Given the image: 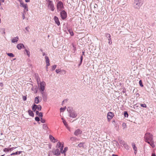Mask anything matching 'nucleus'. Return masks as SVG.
Masks as SVG:
<instances>
[{
    "mask_svg": "<svg viewBox=\"0 0 156 156\" xmlns=\"http://www.w3.org/2000/svg\"><path fill=\"white\" fill-rule=\"evenodd\" d=\"M22 152V151H16V152L15 153H12L11 154H10V155L12 156L13 155H17V154H20L21 152Z\"/></svg>",
    "mask_w": 156,
    "mask_h": 156,
    "instance_id": "20",
    "label": "nucleus"
},
{
    "mask_svg": "<svg viewBox=\"0 0 156 156\" xmlns=\"http://www.w3.org/2000/svg\"><path fill=\"white\" fill-rule=\"evenodd\" d=\"M122 125L123 126H126V123H123L122 124Z\"/></svg>",
    "mask_w": 156,
    "mask_h": 156,
    "instance_id": "58",
    "label": "nucleus"
},
{
    "mask_svg": "<svg viewBox=\"0 0 156 156\" xmlns=\"http://www.w3.org/2000/svg\"><path fill=\"white\" fill-rule=\"evenodd\" d=\"M46 63L49 62V60L48 57L45 56V57Z\"/></svg>",
    "mask_w": 156,
    "mask_h": 156,
    "instance_id": "29",
    "label": "nucleus"
},
{
    "mask_svg": "<svg viewBox=\"0 0 156 156\" xmlns=\"http://www.w3.org/2000/svg\"><path fill=\"white\" fill-rule=\"evenodd\" d=\"M61 72H62L63 73H66V71L64 70H61Z\"/></svg>",
    "mask_w": 156,
    "mask_h": 156,
    "instance_id": "52",
    "label": "nucleus"
},
{
    "mask_svg": "<svg viewBox=\"0 0 156 156\" xmlns=\"http://www.w3.org/2000/svg\"><path fill=\"white\" fill-rule=\"evenodd\" d=\"M114 116V114L112 112H109L107 114V117L108 120H110Z\"/></svg>",
    "mask_w": 156,
    "mask_h": 156,
    "instance_id": "10",
    "label": "nucleus"
},
{
    "mask_svg": "<svg viewBox=\"0 0 156 156\" xmlns=\"http://www.w3.org/2000/svg\"><path fill=\"white\" fill-rule=\"evenodd\" d=\"M67 110L69 113V116L70 117L74 118L77 116V113L74 111L71 110V108L70 107L68 108L67 109Z\"/></svg>",
    "mask_w": 156,
    "mask_h": 156,
    "instance_id": "3",
    "label": "nucleus"
},
{
    "mask_svg": "<svg viewBox=\"0 0 156 156\" xmlns=\"http://www.w3.org/2000/svg\"><path fill=\"white\" fill-rule=\"evenodd\" d=\"M132 145L133 147L134 151H136L137 147L136 146L135 144L134 143H133Z\"/></svg>",
    "mask_w": 156,
    "mask_h": 156,
    "instance_id": "24",
    "label": "nucleus"
},
{
    "mask_svg": "<svg viewBox=\"0 0 156 156\" xmlns=\"http://www.w3.org/2000/svg\"><path fill=\"white\" fill-rule=\"evenodd\" d=\"M143 0H134V5L137 9H139L143 3Z\"/></svg>",
    "mask_w": 156,
    "mask_h": 156,
    "instance_id": "6",
    "label": "nucleus"
},
{
    "mask_svg": "<svg viewBox=\"0 0 156 156\" xmlns=\"http://www.w3.org/2000/svg\"><path fill=\"white\" fill-rule=\"evenodd\" d=\"M68 150V147H66L64 149V150L63 151H62L61 152V153L62 154H65V152L66 151Z\"/></svg>",
    "mask_w": 156,
    "mask_h": 156,
    "instance_id": "27",
    "label": "nucleus"
},
{
    "mask_svg": "<svg viewBox=\"0 0 156 156\" xmlns=\"http://www.w3.org/2000/svg\"><path fill=\"white\" fill-rule=\"evenodd\" d=\"M43 128L44 129H47L48 127L47 126V125L45 124H44L43 125Z\"/></svg>",
    "mask_w": 156,
    "mask_h": 156,
    "instance_id": "32",
    "label": "nucleus"
},
{
    "mask_svg": "<svg viewBox=\"0 0 156 156\" xmlns=\"http://www.w3.org/2000/svg\"><path fill=\"white\" fill-rule=\"evenodd\" d=\"M149 143H148V144H149L152 147L154 148L155 147V146L154 144V141L152 140L151 141L149 142Z\"/></svg>",
    "mask_w": 156,
    "mask_h": 156,
    "instance_id": "19",
    "label": "nucleus"
},
{
    "mask_svg": "<svg viewBox=\"0 0 156 156\" xmlns=\"http://www.w3.org/2000/svg\"><path fill=\"white\" fill-rule=\"evenodd\" d=\"M46 2L48 9L52 11H54L55 8L53 2L50 0H47Z\"/></svg>",
    "mask_w": 156,
    "mask_h": 156,
    "instance_id": "4",
    "label": "nucleus"
},
{
    "mask_svg": "<svg viewBox=\"0 0 156 156\" xmlns=\"http://www.w3.org/2000/svg\"><path fill=\"white\" fill-rule=\"evenodd\" d=\"M42 94L43 99L44 101H46L47 100V95L46 93L44 92H41Z\"/></svg>",
    "mask_w": 156,
    "mask_h": 156,
    "instance_id": "9",
    "label": "nucleus"
},
{
    "mask_svg": "<svg viewBox=\"0 0 156 156\" xmlns=\"http://www.w3.org/2000/svg\"><path fill=\"white\" fill-rule=\"evenodd\" d=\"M61 17L63 20L66 19L67 17L66 12L64 10H62L60 12Z\"/></svg>",
    "mask_w": 156,
    "mask_h": 156,
    "instance_id": "8",
    "label": "nucleus"
},
{
    "mask_svg": "<svg viewBox=\"0 0 156 156\" xmlns=\"http://www.w3.org/2000/svg\"><path fill=\"white\" fill-rule=\"evenodd\" d=\"M66 127L69 131H71L70 128L68 126V125H67V126H66Z\"/></svg>",
    "mask_w": 156,
    "mask_h": 156,
    "instance_id": "49",
    "label": "nucleus"
},
{
    "mask_svg": "<svg viewBox=\"0 0 156 156\" xmlns=\"http://www.w3.org/2000/svg\"><path fill=\"white\" fill-rule=\"evenodd\" d=\"M151 156H156V155L155 154H152Z\"/></svg>",
    "mask_w": 156,
    "mask_h": 156,
    "instance_id": "62",
    "label": "nucleus"
},
{
    "mask_svg": "<svg viewBox=\"0 0 156 156\" xmlns=\"http://www.w3.org/2000/svg\"><path fill=\"white\" fill-rule=\"evenodd\" d=\"M66 108V107H65L64 108H60V110L61 111H64Z\"/></svg>",
    "mask_w": 156,
    "mask_h": 156,
    "instance_id": "48",
    "label": "nucleus"
},
{
    "mask_svg": "<svg viewBox=\"0 0 156 156\" xmlns=\"http://www.w3.org/2000/svg\"><path fill=\"white\" fill-rule=\"evenodd\" d=\"M124 115L125 117H128V114L127 112L126 111L124 112Z\"/></svg>",
    "mask_w": 156,
    "mask_h": 156,
    "instance_id": "36",
    "label": "nucleus"
},
{
    "mask_svg": "<svg viewBox=\"0 0 156 156\" xmlns=\"http://www.w3.org/2000/svg\"><path fill=\"white\" fill-rule=\"evenodd\" d=\"M36 106H37V105L35 104L33 106L32 110L33 111L35 112L36 111V110L37 109V107H36Z\"/></svg>",
    "mask_w": 156,
    "mask_h": 156,
    "instance_id": "23",
    "label": "nucleus"
},
{
    "mask_svg": "<svg viewBox=\"0 0 156 156\" xmlns=\"http://www.w3.org/2000/svg\"><path fill=\"white\" fill-rule=\"evenodd\" d=\"M68 31L69 33L71 35L73 36V33L71 30H69Z\"/></svg>",
    "mask_w": 156,
    "mask_h": 156,
    "instance_id": "35",
    "label": "nucleus"
},
{
    "mask_svg": "<svg viewBox=\"0 0 156 156\" xmlns=\"http://www.w3.org/2000/svg\"><path fill=\"white\" fill-rule=\"evenodd\" d=\"M61 146V143L60 142H58L57 144L56 147L58 149L60 148Z\"/></svg>",
    "mask_w": 156,
    "mask_h": 156,
    "instance_id": "25",
    "label": "nucleus"
},
{
    "mask_svg": "<svg viewBox=\"0 0 156 156\" xmlns=\"http://www.w3.org/2000/svg\"><path fill=\"white\" fill-rule=\"evenodd\" d=\"M49 138L50 140L53 142L55 143L57 141V140L55 139L54 137L52 135H50Z\"/></svg>",
    "mask_w": 156,
    "mask_h": 156,
    "instance_id": "17",
    "label": "nucleus"
},
{
    "mask_svg": "<svg viewBox=\"0 0 156 156\" xmlns=\"http://www.w3.org/2000/svg\"><path fill=\"white\" fill-rule=\"evenodd\" d=\"M16 147H13L10 148H5L4 149L3 151L4 152H9V151H12L14 149H15Z\"/></svg>",
    "mask_w": 156,
    "mask_h": 156,
    "instance_id": "16",
    "label": "nucleus"
},
{
    "mask_svg": "<svg viewBox=\"0 0 156 156\" xmlns=\"http://www.w3.org/2000/svg\"><path fill=\"white\" fill-rule=\"evenodd\" d=\"M22 18H23V19H25V16H24V14H23L22 15Z\"/></svg>",
    "mask_w": 156,
    "mask_h": 156,
    "instance_id": "54",
    "label": "nucleus"
},
{
    "mask_svg": "<svg viewBox=\"0 0 156 156\" xmlns=\"http://www.w3.org/2000/svg\"><path fill=\"white\" fill-rule=\"evenodd\" d=\"M20 5L24 8V13H26V12L28 11L27 4H25L23 1H20Z\"/></svg>",
    "mask_w": 156,
    "mask_h": 156,
    "instance_id": "5",
    "label": "nucleus"
},
{
    "mask_svg": "<svg viewBox=\"0 0 156 156\" xmlns=\"http://www.w3.org/2000/svg\"><path fill=\"white\" fill-rule=\"evenodd\" d=\"M78 146L80 148L83 147L84 148L85 145L84 143L81 142L78 145Z\"/></svg>",
    "mask_w": 156,
    "mask_h": 156,
    "instance_id": "18",
    "label": "nucleus"
},
{
    "mask_svg": "<svg viewBox=\"0 0 156 156\" xmlns=\"http://www.w3.org/2000/svg\"><path fill=\"white\" fill-rule=\"evenodd\" d=\"M54 20H55V23L58 26H59L60 24V23L59 21L58 18L56 16H55L54 18Z\"/></svg>",
    "mask_w": 156,
    "mask_h": 156,
    "instance_id": "14",
    "label": "nucleus"
},
{
    "mask_svg": "<svg viewBox=\"0 0 156 156\" xmlns=\"http://www.w3.org/2000/svg\"><path fill=\"white\" fill-rule=\"evenodd\" d=\"M80 61H81V62H82V60H83V56H81V57H80Z\"/></svg>",
    "mask_w": 156,
    "mask_h": 156,
    "instance_id": "51",
    "label": "nucleus"
},
{
    "mask_svg": "<svg viewBox=\"0 0 156 156\" xmlns=\"http://www.w3.org/2000/svg\"><path fill=\"white\" fill-rule=\"evenodd\" d=\"M28 28H28V27H26L25 28L26 30L27 31H28Z\"/></svg>",
    "mask_w": 156,
    "mask_h": 156,
    "instance_id": "59",
    "label": "nucleus"
},
{
    "mask_svg": "<svg viewBox=\"0 0 156 156\" xmlns=\"http://www.w3.org/2000/svg\"><path fill=\"white\" fill-rule=\"evenodd\" d=\"M62 122H63V124H64V125L65 126H66L67 125H68V124L66 122V121L65 120H64V121H63Z\"/></svg>",
    "mask_w": 156,
    "mask_h": 156,
    "instance_id": "41",
    "label": "nucleus"
},
{
    "mask_svg": "<svg viewBox=\"0 0 156 156\" xmlns=\"http://www.w3.org/2000/svg\"><path fill=\"white\" fill-rule=\"evenodd\" d=\"M38 116L40 119L42 118L43 116L42 113V112H40L38 114Z\"/></svg>",
    "mask_w": 156,
    "mask_h": 156,
    "instance_id": "38",
    "label": "nucleus"
},
{
    "mask_svg": "<svg viewBox=\"0 0 156 156\" xmlns=\"http://www.w3.org/2000/svg\"><path fill=\"white\" fill-rule=\"evenodd\" d=\"M76 138L75 137H72L70 138V140H71L72 141H75L76 139Z\"/></svg>",
    "mask_w": 156,
    "mask_h": 156,
    "instance_id": "39",
    "label": "nucleus"
},
{
    "mask_svg": "<svg viewBox=\"0 0 156 156\" xmlns=\"http://www.w3.org/2000/svg\"><path fill=\"white\" fill-rule=\"evenodd\" d=\"M139 83L141 87H143V85L142 84L141 80H140L139 81Z\"/></svg>",
    "mask_w": 156,
    "mask_h": 156,
    "instance_id": "44",
    "label": "nucleus"
},
{
    "mask_svg": "<svg viewBox=\"0 0 156 156\" xmlns=\"http://www.w3.org/2000/svg\"><path fill=\"white\" fill-rule=\"evenodd\" d=\"M35 120L37 122L39 121L40 120L39 118L38 117H36L35 118Z\"/></svg>",
    "mask_w": 156,
    "mask_h": 156,
    "instance_id": "42",
    "label": "nucleus"
},
{
    "mask_svg": "<svg viewBox=\"0 0 156 156\" xmlns=\"http://www.w3.org/2000/svg\"><path fill=\"white\" fill-rule=\"evenodd\" d=\"M82 133V131L80 129H78L75 131L74 134L76 136H77L81 134Z\"/></svg>",
    "mask_w": 156,
    "mask_h": 156,
    "instance_id": "11",
    "label": "nucleus"
},
{
    "mask_svg": "<svg viewBox=\"0 0 156 156\" xmlns=\"http://www.w3.org/2000/svg\"><path fill=\"white\" fill-rule=\"evenodd\" d=\"M23 99L24 101H26L27 99L26 96H23Z\"/></svg>",
    "mask_w": 156,
    "mask_h": 156,
    "instance_id": "50",
    "label": "nucleus"
},
{
    "mask_svg": "<svg viewBox=\"0 0 156 156\" xmlns=\"http://www.w3.org/2000/svg\"><path fill=\"white\" fill-rule=\"evenodd\" d=\"M37 82L38 85V88L40 92H44L46 86V83L44 81H42L40 83H39L38 81Z\"/></svg>",
    "mask_w": 156,
    "mask_h": 156,
    "instance_id": "2",
    "label": "nucleus"
},
{
    "mask_svg": "<svg viewBox=\"0 0 156 156\" xmlns=\"http://www.w3.org/2000/svg\"><path fill=\"white\" fill-rule=\"evenodd\" d=\"M61 71V70L60 69H56L55 70V72L57 73H58L59 72Z\"/></svg>",
    "mask_w": 156,
    "mask_h": 156,
    "instance_id": "46",
    "label": "nucleus"
},
{
    "mask_svg": "<svg viewBox=\"0 0 156 156\" xmlns=\"http://www.w3.org/2000/svg\"><path fill=\"white\" fill-rule=\"evenodd\" d=\"M60 147V151L61 153V152H62V151H63V145H62V146H61V147Z\"/></svg>",
    "mask_w": 156,
    "mask_h": 156,
    "instance_id": "45",
    "label": "nucleus"
},
{
    "mask_svg": "<svg viewBox=\"0 0 156 156\" xmlns=\"http://www.w3.org/2000/svg\"><path fill=\"white\" fill-rule=\"evenodd\" d=\"M53 154L56 155H58L60 154L58 149H57L56 150H54L52 151Z\"/></svg>",
    "mask_w": 156,
    "mask_h": 156,
    "instance_id": "13",
    "label": "nucleus"
},
{
    "mask_svg": "<svg viewBox=\"0 0 156 156\" xmlns=\"http://www.w3.org/2000/svg\"><path fill=\"white\" fill-rule=\"evenodd\" d=\"M57 66L56 65H54L53 66L52 68V70H54L56 68Z\"/></svg>",
    "mask_w": 156,
    "mask_h": 156,
    "instance_id": "43",
    "label": "nucleus"
},
{
    "mask_svg": "<svg viewBox=\"0 0 156 156\" xmlns=\"http://www.w3.org/2000/svg\"><path fill=\"white\" fill-rule=\"evenodd\" d=\"M16 47L19 50H21L23 48H25L23 44L21 43L18 44L17 45Z\"/></svg>",
    "mask_w": 156,
    "mask_h": 156,
    "instance_id": "12",
    "label": "nucleus"
},
{
    "mask_svg": "<svg viewBox=\"0 0 156 156\" xmlns=\"http://www.w3.org/2000/svg\"><path fill=\"white\" fill-rule=\"evenodd\" d=\"M62 121L65 120V119L63 118H62Z\"/></svg>",
    "mask_w": 156,
    "mask_h": 156,
    "instance_id": "63",
    "label": "nucleus"
},
{
    "mask_svg": "<svg viewBox=\"0 0 156 156\" xmlns=\"http://www.w3.org/2000/svg\"><path fill=\"white\" fill-rule=\"evenodd\" d=\"M126 149H129V146L126 143L123 146Z\"/></svg>",
    "mask_w": 156,
    "mask_h": 156,
    "instance_id": "31",
    "label": "nucleus"
},
{
    "mask_svg": "<svg viewBox=\"0 0 156 156\" xmlns=\"http://www.w3.org/2000/svg\"><path fill=\"white\" fill-rule=\"evenodd\" d=\"M37 109L38 111H41V107L40 105H37Z\"/></svg>",
    "mask_w": 156,
    "mask_h": 156,
    "instance_id": "30",
    "label": "nucleus"
},
{
    "mask_svg": "<svg viewBox=\"0 0 156 156\" xmlns=\"http://www.w3.org/2000/svg\"><path fill=\"white\" fill-rule=\"evenodd\" d=\"M63 8V5L62 2L61 1H58L57 5V9L58 11H61Z\"/></svg>",
    "mask_w": 156,
    "mask_h": 156,
    "instance_id": "7",
    "label": "nucleus"
},
{
    "mask_svg": "<svg viewBox=\"0 0 156 156\" xmlns=\"http://www.w3.org/2000/svg\"><path fill=\"white\" fill-rule=\"evenodd\" d=\"M105 36L108 38H110L111 37V36L109 34H105Z\"/></svg>",
    "mask_w": 156,
    "mask_h": 156,
    "instance_id": "34",
    "label": "nucleus"
},
{
    "mask_svg": "<svg viewBox=\"0 0 156 156\" xmlns=\"http://www.w3.org/2000/svg\"><path fill=\"white\" fill-rule=\"evenodd\" d=\"M112 156H118L117 155L113 154H112Z\"/></svg>",
    "mask_w": 156,
    "mask_h": 156,
    "instance_id": "61",
    "label": "nucleus"
},
{
    "mask_svg": "<svg viewBox=\"0 0 156 156\" xmlns=\"http://www.w3.org/2000/svg\"><path fill=\"white\" fill-rule=\"evenodd\" d=\"M119 143L122 145H124L126 143L123 140H121L119 141Z\"/></svg>",
    "mask_w": 156,
    "mask_h": 156,
    "instance_id": "28",
    "label": "nucleus"
},
{
    "mask_svg": "<svg viewBox=\"0 0 156 156\" xmlns=\"http://www.w3.org/2000/svg\"><path fill=\"white\" fill-rule=\"evenodd\" d=\"M26 2H28L30 1V0H25Z\"/></svg>",
    "mask_w": 156,
    "mask_h": 156,
    "instance_id": "57",
    "label": "nucleus"
},
{
    "mask_svg": "<svg viewBox=\"0 0 156 156\" xmlns=\"http://www.w3.org/2000/svg\"><path fill=\"white\" fill-rule=\"evenodd\" d=\"M46 66H48L50 65L49 62L46 63Z\"/></svg>",
    "mask_w": 156,
    "mask_h": 156,
    "instance_id": "53",
    "label": "nucleus"
},
{
    "mask_svg": "<svg viewBox=\"0 0 156 156\" xmlns=\"http://www.w3.org/2000/svg\"><path fill=\"white\" fill-rule=\"evenodd\" d=\"M67 99H65L64 100H63L62 101V103H63L64 102H67Z\"/></svg>",
    "mask_w": 156,
    "mask_h": 156,
    "instance_id": "55",
    "label": "nucleus"
},
{
    "mask_svg": "<svg viewBox=\"0 0 156 156\" xmlns=\"http://www.w3.org/2000/svg\"><path fill=\"white\" fill-rule=\"evenodd\" d=\"M108 44L110 45L112 44V41L111 38L110 37V38H108Z\"/></svg>",
    "mask_w": 156,
    "mask_h": 156,
    "instance_id": "37",
    "label": "nucleus"
},
{
    "mask_svg": "<svg viewBox=\"0 0 156 156\" xmlns=\"http://www.w3.org/2000/svg\"><path fill=\"white\" fill-rule=\"evenodd\" d=\"M7 55L10 57H13L14 56V55L12 53H7Z\"/></svg>",
    "mask_w": 156,
    "mask_h": 156,
    "instance_id": "33",
    "label": "nucleus"
},
{
    "mask_svg": "<svg viewBox=\"0 0 156 156\" xmlns=\"http://www.w3.org/2000/svg\"><path fill=\"white\" fill-rule=\"evenodd\" d=\"M38 98H39L38 96L35 98L34 102L36 104H38V103L39 102V100Z\"/></svg>",
    "mask_w": 156,
    "mask_h": 156,
    "instance_id": "22",
    "label": "nucleus"
},
{
    "mask_svg": "<svg viewBox=\"0 0 156 156\" xmlns=\"http://www.w3.org/2000/svg\"><path fill=\"white\" fill-rule=\"evenodd\" d=\"M145 141L147 143H149V142L153 140L152 135L149 133H147L144 136Z\"/></svg>",
    "mask_w": 156,
    "mask_h": 156,
    "instance_id": "1",
    "label": "nucleus"
},
{
    "mask_svg": "<svg viewBox=\"0 0 156 156\" xmlns=\"http://www.w3.org/2000/svg\"><path fill=\"white\" fill-rule=\"evenodd\" d=\"M40 113L38 111H36V114L37 115H38V114H39Z\"/></svg>",
    "mask_w": 156,
    "mask_h": 156,
    "instance_id": "56",
    "label": "nucleus"
},
{
    "mask_svg": "<svg viewBox=\"0 0 156 156\" xmlns=\"http://www.w3.org/2000/svg\"><path fill=\"white\" fill-rule=\"evenodd\" d=\"M82 63V62H81V61H80V63L79 64V66H80L81 65Z\"/></svg>",
    "mask_w": 156,
    "mask_h": 156,
    "instance_id": "60",
    "label": "nucleus"
},
{
    "mask_svg": "<svg viewBox=\"0 0 156 156\" xmlns=\"http://www.w3.org/2000/svg\"><path fill=\"white\" fill-rule=\"evenodd\" d=\"M28 112L29 115L30 116H32V117H33L34 116V114L33 113V112H32V111H31V110H29L28 111Z\"/></svg>",
    "mask_w": 156,
    "mask_h": 156,
    "instance_id": "21",
    "label": "nucleus"
},
{
    "mask_svg": "<svg viewBox=\"0 0 156 156\" xmlns=\"http://www.w3.org/2000/svg\"><path fill=\"white\" fill-rule=\"evenodd\" d=\"M0 1L2 2H4V0H0Z\"/></svg>",
    "mask_w": 156,
    "mask_h": 156,
    "instance_id": "64",
    "label": "nucleus"
},
{
    "mask_svg": "<svg viewBox=\"0 0 156 156\" xmlns=\"http://www.w3.org/2000/svg\"><path fill=\"white\" fill-rule=\"evenodd\" d=\"M24 51L26 52V53L27 54V55L29 57L30 56V51L26 49H25V50Z\"/></svg>",
    "mask_w": 156,
    "mask_h": 156,
    "instance_id": "26",
    "label": "nucleus"
},
{
    "mask_svg": "<svg viewBox=\"0 0 156 156\" xmlns=\"http://www.w3.org/2000/svg\"><path fill=\"white\" fill-rule=\"evenodd\" d=\"M45 120L44 119H42V118H41V121L42 123H44L45 122Z\"/></svg>",
    "mask_w": 156,
    "mask_h": 156,
    "instance_id": "47",
    "label": "nucleus"
},
{
    "mask_svg": "<svg viewBox=\"0 0 156 156\" xmlns=\"http://www.w3.org/2000/svg\"><path fill=\"white\" fill-rule=\"evenodd\" d=\"M140 106L143 107L144 108H146L147 107V105L145 104H140Z\"/></svg>",
    "mask_w": 156,
    "mask_h": 156,
    "instance_id": "40",
    "label": "nucleus"
},
{
    "mask_svg": "<svg viewBox=\"0 0 156 156\" xmlns=\"http://www.w3.org/2000/svg\"><path fill=\"white\" fill-rule=\"evenodd\" d=\"M19 37L16 36V37H13L11 40V41L12 43H16L18 41Z\"/></svg>",
    "mask_w": 156,
    "mask_h": 156,
    "instance_id": "15",
    "label": "nucleus"
}]
</instances>
